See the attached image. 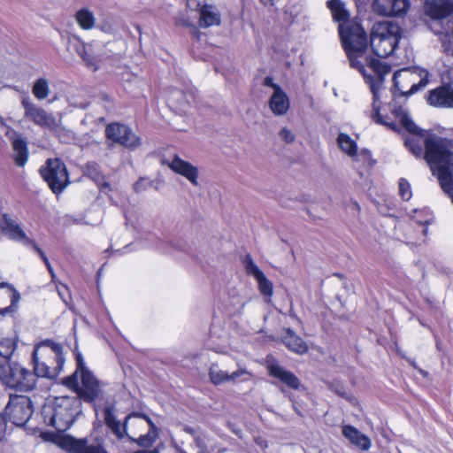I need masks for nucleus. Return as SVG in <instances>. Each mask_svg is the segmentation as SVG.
I'll list each match as a JSON object with an SVG mask.
<instances>
[{
  "mask_svg": "<svg viewBox=\"0 0 453 453\" xmlns=\"http://www.w3.org/2000/svg\"><path fill=\"white\" fill-rule=\"evenodd\" d=\"M393 114L410 133L405 146L416 157L425 159L437 173L441 188L453 202V141L420 132L402 108L394 110Z\"/></svg>",
  "mask_w": 453,
  "mask_h": 453,
  "instance_id": "obj_1",
  "label": "nucleus"
},
{
  "mask_svg": "<svg viewBox=\"0 0 453 453\" xmlns=\"http://www.w3.org/2000/svg\"><path fill=\"white\" fill-rule=\"evenodd\" d=\"M339 34L350 66L358 70L370 86L373 99L372 119L375 122L395 130V124L388 122L380 114V90L384 76L389 73L390 68L380 59L365 58L364 51L367 46V37L364 28L358 23L340 24Z\"/></svg>",
  "mask_w": 453,
  "mask_h": 453,
  "instance_id": "obj_2",
  "label": "nucleus"
},
{
  "mask_svg": "<svg viewBox=\"0 0 453 453\" xmlns=\"http://www.w3.org/2000/svg\"><path fill=\"white\" fill-rule=\"evenodd\" d=\"M81 412V400L77 395L57 396L42 410L44 422L58 432L66 431L73 423L74 417Z\"/></svg>",
  "mask_w": 453,
  "mask_h": 453,
  "instance_id": "obj_3",
  "label": "nucleus"
},
{
  "mask_svg": "<svg viewBox=\"0 0 453 453\" xmlns=\"http://www.w3.org/2000/svg\"><path fill=\"white\" fill-rule=\"evenodd\" d=\"M60 345L53 342L41 343L33 351L34 374L37 377L54 379L64 365Z\"/></svg>",
  "mask_w": 453,
  "mask_h": 453,
  "instance_id": "obj_4",
  "label": "nucleus"
},
{
  "mask_svg": "<svg viewBox=\"0 0 453 453\" xmlns=\"http://www.w3.org/2000/svg\"><path fill=\"white\" fill-rule=\"evenodd\" d=\"M401 29L394 22L375 23L371 31V47L379 58H387L395 50L400 38Z\"/></svg>",
  "mask_w": 453,
  "mask_h": 453,
  "instance_id": "obj_5",
  "label": "nucleus"
},
{
  "mask_svg": "<svg viewBox=\"0 0 453 453\" xmlns=\"http://www.w3.org/2000/svg\"><path fill=\"white\" fill-rule=\"evenodd\" d=\"M0 381L6 387L21 392L33 390L36 386V375L17 363H0Z\"/></svg>",
  "mask_w": 453,
  "mask_h": 453,
  "instance_id": "obj_6",
  "label": "nucleus"
},
{
  "mask_svg": "<svg viewBox=\"0 0 453 453\" xmlns=\"http://www.w3.org/2000/svg\"><path fill=\"white\" fill-rule=\"evenodd\" d=\"M124 428L128 429L127 436L140 446H150L157 436L156 426L146 416L132 413L126 418Z\"/></svg>",
  "mask_w": 453,
  "mask_h": 453,
  "instance_id": "obj_7",
  "label": "nucleus"
},
{
  "mask_svg": "<svg viewBox=\"0 0 453 453\" xmlns=\"http://www.w3.org/2000/svg\"><path fill=\"white\" fill-rule=\"evenodd\" d=\"M40 173L55 194L62 192L69 182L66 167L58 158L48 159Z\"/></svg>",
  "mask_w": 453,
  "mask_h": 453,
  "instance_id": "obj_8",
  "label": "nucleus"
},
{
  "mask_svg": "<svg viewBox=\"0 0 453 453\" xmlns=\"http://www.w3.org/2000/svg\"><path fill=\"white\" fill-rule=\"evenodd\" d=\"M31 399L27 395H11L4 409V419H9L14 425L24 426L33 414Z\"/></svg>",
  "mask_w": 453,
  "mask_h": 453,
  "instance_id": "obj_9",
  "label": "nucleus"
},
{
  "mask_svg": "<svg viewBox=\"0 0 453 453\" xmlns=\"http://www.w3.org/2000/svg\"><path fill=\"white\" fill-rule=\"evenodd\" d=\"M21 104L25 110V118L35 125L50 129H55L59 127L60 119L43 108L39 107L28 98H24L21 101Z\"/></svg>",
  "mask_w": 453,
  "mask_h": 453,
  "instance_id": "obj_10",
  "label": "nucleus"
},
{
  "mask_svg": "<svg viewBox=\"0 0 453 453\" xmlns=\"http://www.w3.org/2000/svg\"><path fill=\"white\" fill-rule=\"evenodd\" d=\"M106 137L128 149H136L141 145V138L130 127L119 123H111L105 129Z\"/></svg>",
  "mask_w": 453,
  "mask_h": 453,
  "instance_id": "obj_11",
  "label": "nucleus"
},
{
  "mask_svg": "<svg viewBox=\"0 0 453 453\" xmlns=\"http://www.w3.org/2000/svg\"><path fill=\"white\" fill-rule=\"evenodd\" d=\"M78 394L77 396L87 402L94 401L99 394V381L88 369L78 374V387L72 388Z\"/></svg>",
  "mask_w": 453,
  "mask_h": 453,
  "instance_id": "obj_12",
  "label": "nucleus"
},
{
  "mask_svg": "<svg viewBox=\"0 0 453 453\" xmlns=\"http://www.w3.org/2000/svg\"><path fill=\"white\" fill-rule=\"evenodd\" d=\"M337 143L341 150L356 162H362L363 165H370L372 154L368 150L357 151V142L347 134L341 133L337 137Z\"/></svg>",
  "mask_w": 453,
  "mask_h": 453,
  "instance_id": "obj_13",
  "label": "nucleus"
},
{
  "mask_svg": "<svg viewBox=\"0 0 453 453\" xmlns=\"http://www.w3.org/2000/svg\"><path fill=\"white\" fill-rule=\"evenodd\" d=\"M244 266L247 274L254 277L257 280L260 293L265 298L270 299L273 293V284L255 264L250 255L245 257Z\"/></svg>",
  "mask_w": 453,
  "mask_h": 453,
  "instance_id": "obj_14",
  "label": "nucleus"
},
{
  "mask_svg": "<svg viewBox=\"0 0 453 453\" xmlns=\"http://www.w3.org/2000/svg\"><path fill=\"white\" fill-rule=\"evenodd\" d=\"M3 233L10 239L19 242L25 246L31 247L34 250L38 247L35 242L30 239L16 220L11 219L7 215L3 216V221L0 225Z\"/></svg>",
  "mask_w": 453,
  "mask_h": 453,
  "instance_id": "obj_15",
  "label": "nucleus"
},
{
  "mask_svg": "<svg viewBox=\"0 0 453 453\" xmlns=\"http://www.w3.org/2000/svg\"><path fill=\"white\" fill-rule=\"evenodd\" d=\"M172 171L186 179L192 186H199V169L178 155L172 157Z\"/></svg>",
  "mask_w": 453,
  "mask_h": 453,
  "instance_id": "obj_16",
  "label": "nucleus"
},
{
  "mask_svg": "<svg viewBox=\"0 0 453 453\" xmlns=\"http://www.w3.org/2000/svg\"><path fill=\"white\" fill-rule=\"evenodd\" d=\"M426 101L436 108L453 109V87L442 85L428 91Z\"/></svg>",
  "mask_w": 453,
  "mask_h": 453,
  "instance_id": "obj_17",
  "label": "nucleus"
},
{
  "mask_svg": "<svg viewBox=\"0 0 453 453\" xmlns=\"http://www.w3.org/2000/svg\"><path fill=\"white\" fill-rule=\"evenodd\" d=\"M408 0H374L372 11L381 16H399L409 8Z\"/></svg>",
  "mask_w": 453,
  "mask_h": 453,
  "instance_id": "obj_18",
  "label": "nucleus"
},
{
  "mask_svg": "<svg viewBox=\"0 0 453 453\" xmlns=\"http://www.w3.org/2000/svg\"><path fill=\"white\" fill-rule=\"evenodd\" d=\"M425 13L433 19H443L453 13V0H426Z\"/></svg>",
  "mask_w": 453,
  "mask_h": 453,
  "instance_id": "obj_19",
  "label": "nucleus"
},
{
  "mask_svg": "<svg viewBox=\"0 0 453 453\" xmlns=\"http://www.w3.org/2000/svg\"><path fill=\"white\" fill-rule=\"evenodd\" d=\"M269 374L278 379L281 383L292 389H298L301 383L298 378L291 372L280 366L275 361L267 362Z\"/></svg>",
  "mask_w": 453,
  "mask_h": 453,
  "instance_id": "obj_20",
  "label": "nucleus"
},
{
  "mask_svg": "<svg viewBox=\"0 0 453 453\" xmlns=\"http://www.w3.org/2000/svg\"><path fill=\"white\" fill-rule=\"evenodd\" d=\"M19 294L7 284H0V314L6 315L15 311Z\"/></svg>",
  "mask_w": 453,
  "mask_h": 453,
  "instance_id": "obj_21",
  "label": "nucleus"
},
{
  "mask_svg": "<svg viewBox=\"0 0 453 453\" xmlns=\"http://www.w3.org/2000/svg\"><path fill=\"white\" fill-rule=\"evenodd\" d=\"M268 104L272 112L276 116L285 115L290 107L289 98L282 88L273 91Z\"/></svg>",
  "mask_w": 453,
  "mask_h": 453,
  "instance_id": "obj_22",
  "label": "nucleus"
},
{
  "mask_svg": "<svg viewBox=\"0 0 453 453\" xmlns=\"http://www.w3.org/2000/svg\"><path fill=\"white\" fill-rule=\"evenodd\" d=\"M67 453H107L99 443H88L87 440L71 439L66 443Z\"/></svg>",
  "mask_w": 453,
  "mask_h": 453,
  "instance_id": "obj_23",
  "label": "nucleus"
},
{
  "mask_svg": "<svg viewBox=\"0 0 453 453\" xmlns=\"http://www.w3.org/2000/svg\"><path fill=\"white\" fill-rule=\"evenodd\" d=\"M343 436L349 442L362 450H368L371 448L370 439L360 433L356 427L350 425H345L342 428Z\"/></svg>",
  "mask_w": 453,
  "mask_h": 453,
  "instance_id": "obj_24",
  "label": "nucleus"
},
{
  "mask_svg": "<svg viewBox=\"0 0 453 453\" xmlns=\"http://www.w3.org/2000/svg\"><path fill=\"white\" fill-rule=\"evenodd\" d=\"M282 342L290 351L298 355H303L309 349L307 343L290 328L285 329Z\"/></svg>",
  "mask_w": 453,
  "mask_h": 453,
  "instance_id": "obj_25",
  "label": "nucleus"
},
{
  "mask_svg": "<svg viewBox=\"0 0 453 453\" xmlns=\"http://www.w3.org/2000/svg\"><path fill=\"white\" fill-rule=\"evenodd\" d=\"M199 26L206 28L218 26L220 23V13L218 9L211 4H203L199 9Z\"/></svg>",
  "mask_w": 453,
  "mask_h": 453,
  "instance_id": "obj_26",
  "label": "nucleus"
},
{
  "mask_svg": "<svg viewBox=\"0 0 453 453\" xmlns=\"http://www.w3.org/2000/svg\"><path fill=\"white\" fill-rule=\"evenodd\" d=\"M85 174L98 183L101 192L111 191V188L110 183L104 181V176L103 175L99 165L95 162H88L85 167Z\"/></svg>",
  "mask_w": 453,
  "mask_h": 453,
  "instance_id": "obj_27",
  "label": "nucleus"
},
{
  "mask_svg": "<svg viewBox=\"0 0 453 453\" xmlns=\"http://www.w3.org/2000/svg\"><path fill=\"white\" fill-rule=\"evenodd\" d=\"M327 6L330 9L333 18L335 21L340 24H346L351 22L349 19V12L345 8V4L341 0H330L327 3Z\"/></svg>",
  "mask_w": 453,
  "mask_h": 453,
  "instance_id": "obj_28",
  "label": "nucleus"
},
{
  "mask_svg": "<svg viewBox=\"0 0 453 453\" xmlns=\"http://www.w3.org/2000/svg\"><path fill=\"white\" fill-rule=\"evenodd\" d=\"M12 147L14 150V160L16 165L23 166L27 163L28 157L27 142L21 137H17L12 141Z\"/></svg>",
  "mask_w": 453,
  "mask_h": 453,
  "instance_id": "obj_29",
  "label": "nucleus"
},
{
  "mask_svg": "<svg viewBox=\"0 0 453 453\" xmlns=\"http://www.w3.org/2000/svg\"><path fill=\"white\" fill-rule=\"evenodd\" d=\"M17 347L15 337H2L0 338V357L3 358L0 363L4 361L10 362L9 359L13 355Z\"/></svg>",
  "mask_w": 453,
  "mask_h": 453,
  "instance_id": "obj_30",
  "label": "nucleus"
},
{
  "mask_svg": "<svg viewBox=\"0 0 453 453\" xmlns=\"http://www.w3.org/2000/svg\"><path fill=\"white\" fill-rule=\"evenodd\" d=\"M32 94L38 100H44L50 95V82L44 77L36 79L32 87Z\"/></svg>",
  "mask_w": 453,
  "mask_h": 453,
  "instance_id": "obj_31",
  "label": "nucleus"
},
{
  "mask_svg": "<svg viewBox=\"0 0 453 453\" xmlns=\"http://www.w3.org/2000/svg\"><path fill=\"white\" fill-rule=\"evenodd\" d=\"M76 21L84 30H89L94 27L96 19L92 12L88 9H81L76 12Z\"/></svg>",
  "mask_w": 453,
  "mask_h": 453,
  "instance_id": "obj_32",
  "label": "nucleus"
},
{
  "mask_svg": "<svg viewBox=\"0 0 453 453\" xmlns=\"http://www.w3.org/2000/svg\"><path fill=\"white\" fill-rule=\"evenodd\" d=\"M210 381L219 386L227 382L228 372L222 370L218 364H211L208 371Z\"/></svg>",
  "mask_w": 453,
  "mask_h": 453,
  "instance_id": "obj_33",
  "label": "nucleus"
},
{
  "mask_svg": "<svg viewBox=\"0 0 453 453\" xmlns=\"http://www.w3.org/2000/svg\"><path fill=\"white\" fill-rule=\"evenodd\" d=\"M77 368L76 371L71 375L64 379L63 383L68 388H77L78 387V374L83 370H88L85 366V363L81 354L77 355Z\"/></svg>",
  "mask_w": 453,
  "mask_h": 453,
  "instance_id": "obj_34",
  "label": "nucleus"
},
{
  "mask_svg": "<svg viewBox=\"0 0 453 453\" xmlns=\"http://www.w3.org/2000/svg\"><path fill=\"white\" fill-rule=\"evenodd\" d=\"M251 374L245 369H238L232 373H228L227 382L247 381Z\"/></svg>",
  "mask_w": 453,
  "mask_h": 453,
  "instance_id": "obj_35",
  "label": "nucleus"
},
{
  "mask_svg": "<svg viewBox=\"0 0 453 453\" xmlns=\"http://www.w3.org/2000/svg\"><path fill=\"white\" fill-rule=\"evenodd\" d=\"M398 186H399V195L401 196V197L405 201L410 200L412 196L411 188L410 183L406 180L401 179L399 180Z\"/></svg>",
  "mask_w": 453,
  "mask_h": 453,
  "instance_id": "obj_36",
  "label": "nucleus"
},
{
  "mask_svg": "<svg viewBox=\"0 0 453 453\" xmlns=\"http://www.w3.org/2000/svg\"><path fill=\"white\" fill-rule=\"evenodd\" d=\"M68 44L74 47L76 52L80 55L81 58H82L87 53L84 42H82L77 36H69Z\"/></svg>",
  "mask_w": 453,
  "mask_h": 453,
  "instance_id": "obj_37",
  "label": "nucleus"
},
{
  "mask_svg": "<svg viewBox=\"0 0 453 453\" xmlns=\"http://www.w3.org/2000/svg\"><path fill=\"white\" fill-rule=\"evenodd\" d=\"M68 44L74 47L76 52L80 55L81 58H82L87 53L84 42H82L77 36H69Z\"/></svg>",
  "mask_w": 453,
  "mask_h": 453,
  "instance_id": "obj_38",
  "label": "nucleus"
},
{
  "mask_svg": "<svg viewBox=\"0 0 453 453\" xmlns=\"http://www.w3.org/2000/svg\"><path fill=\"white\" fill-rule=\"evenodd\" d=\"M35 251H36L39 254V256L41 257V258L43 260L49 273H50L51 278L54 279L56 276L55 272H54L48 257H46L45 253L42 250V249L40 247H35Z\"/></svg>",
  "mask_w": 453,
  "mask_h": 453,
  "instance_id": "obj_39",
  "label": "nucleus"
},
{
  "mask_svg": "<svg viewBox=\"0 0 453 453\" xmlns=\"http://www.w3.org/2000/svg\"><path fill=\"white\" fill-rule=\"evenodd\" d=\"M427 83H428L427 73H426L424 78H422L418 83H414L411 85L408 93L414 94V93L418 92L419 89L425 88L427 85Z\"/></svg>",
  "mask_w": 453,
  "mask_h": 453,
  "instance_id": "obj_40",
  "label": "nucleus"
},
{
  "mask_svg": "<svg viewBox=\"0 0 453 453\" xmlns=\"http://www.w3.org/2000/svg\"><path fill=\"white\" fill-rule=\"evenodd\" d=\"M279 135H280V139L283 140L284 142H286L287 143H291L295 140L294 134L288 127H283L280 131Z\"/></svg>",
  "mask_w": 453,
  "mask_h": 453,
  "instance_id": "obj_41",
  "label": "nucleus"
},
{
  "mask_svg": "<svg viewBox=\"0 0 453 453\" xmlns=\"http://www.w3.org/2000/svg\"><path fill=\"white\" fill-rule=\"evenodd\" d=\"M110 428L119 438H122L125 434H129L128 429H125L124 425H121L120 422H117Z\"/></svg>",
  "mask_w": 453,
  "mask_h": 453,
  "instance_id": "obj_42",
  "label": "nucleus"
},
{
  "mask_svg": "<svg viewBox=\"0 0 453 453\" xmlns=\"http://www.w3.org/2000/svg\"><path fill=\"white\" fill-rule=\"evenodd\" d=\"M104 420H105V423L106 425L111 427L112 426H114L117 422H119L116 418H115V416L113 415L112 411L111 409L107 408L104 410Z\"/></svg>",
  "mask_w": 453,
  "mask_h": 453,
  "instance_id": "obj_43",
  "label": "nucleus"
},
{
  "mask_svg": "<svg viewBox=\"0 0 453 453\" xmlns=\"http://www.w3.org/2000/svg\"><path fill=\"white\" fill-rule=\"evenodd\" d=\"M81 58L85 62L86 65L91 70L96 71L98 69L96 59L88 53H86Z\"/></svg>",
  "mask_w": 453,
  "mask_h": 453,
  "instance_id": "obj_44",
  "label": "nucleus"
},
{
  "mask_svg": "<svg viewBox=\"0 0 453 453\" xmlns=\"http://www.w3.org/2000/svg\"><path fill=\"white\" fill-rule=\"evenodd\" d=\"M150 185V182L147 179L141 178L138 181L134 183V188L136 192H140L142 190L146 189V188Z\"/></svg>",
  "mask_w": 453,
  "mask_h": 453,
  "instance_id": "obj_45",
  "label": "nucleus"
},
{
  "mask_svg": "<svg viewBox=\"0 0 453 453\" xmlns=\"http://www.w3.org/2000/svg\"><path fill=\"white\" fill-rule=\"evenodd\" d=\"M263 84L271 88L273 91H276L277 88H281L280 85L274 83L273 79L270 76L265 78Z\"/></svg>",
  "mask_w": 453,
  "mask_h": 453,
  "instance_id": "obj_46",
  "label": "nucleus"
},
{
  "mask_svg": "<svg viewBox=\"0 0 453 453\" xmlns=\"http://www.w3.org/2000/svg\"><path fill=\"white\" fill-rule=\"evenodd\" d=\"M196 445L200 448L199 453H205L206 445L203 439L200 437H196Z\"/></svg>",
  "mask_w": 453,
  "mask_h": 453,
  "instance_id": "obj_47",
  "label": "nucleus"
},
{
  "mask_svg": "<svg viewBox=\"0 0 453 453\" xmlns=\"http://www.w3.org/2000/svg\"><path fill=\"white\" fill-rule=\"evenodd\" d=\"M402 72L403 71H398V72L395 73L394 77H393L395 86H397V84H398L397 80L400 77Z\"/></svg>",
  "mask_w": 453,
  "mask_h": 453,
  "instance_id": "obj_48",
  "label": "nucleus"
},
{
  "mask_svg": "<svg viewBox=\"0 0 453 453\" xmlns=\"http://www.w3.org/2000/svg\"><path fill=\"white\" fill-rule=\"evenodd\" d=\"M417 222L423 225V224H430L431 223V219H425L424 221H421L419 219H417Z\"/></svg>",
  "mask_w": 453,
  "mask_h": 453,
  "instance_id": "obj_49",
  "label": "nucleus"
},
{
  "mask_svg": "<svg viewBox=\"0 0 453 453\" xmlns=\"http://www.w3.org/2000/svg\"><path fill=\"white\" fill-rule=\"evenodd\" d=\"M135 453H158L157 449H153V450H141V451H137Z\"/></svg>",
  "mask_w": 453,
  "mask_h": 453,
  "instance_id": "obj_50",
  "label": "nucleus"
},
{
  "mask_svg": "<svg viewBox=\"0 0 453 453\" xmlns=\"http://www.w3.org/2000/svg\"><path fill=\"white\" fill-rule=\"evenodd\" d=\"M193 100H194L193 95L192 94H188V96H187V102L188 104H190Z\"/></svg>",
  "mask_w": 453,
  "mask_h": 453,
  "instance_id": "obj_51",
  "label": "nucleus"
},
{
  "mask_svg": "<svg viewBox=\"0 0 453 453\" xmlns=\"http://www.w3.org/2000/svg\"><path fill=\"white\" fill-rule=\"evenodd\" d=\"M426 233V229H423V234H425Z\"/></svg>",
  "mask_w": 453,
  "mask_h": 453,
  "instance_id": "obj_52",
  "label": "nucleus"
},
{
  "mask_svg": "<svg viewBox=\"0 0 453 453\" xmlns=\"http://www.w3.org/2000/svg\"><path fill=\"white\" fill-rule=\"evenodd\" d=\"M58 295H59L60 296H62V294H61V291H60V290H58Z\"/></svg>",
  "mask_w": 453,
  "mask_h": 453,
  "instance_id": "obj_53",
  "label": "nucleus"
}]
</instances>
